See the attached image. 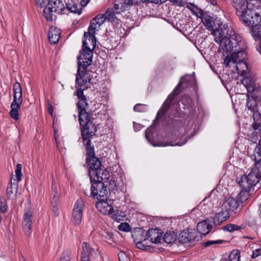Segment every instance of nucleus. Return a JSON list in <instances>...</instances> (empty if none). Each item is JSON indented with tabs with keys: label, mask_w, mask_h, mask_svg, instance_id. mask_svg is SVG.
Returning <instances> with one entry per match:
<instances>
[{
	"label": "nucleus",
	"mask_w": 261,
	"mask_h": 261,
	"mask_svg": "<svg viewBox=\"0 0 261 261\" xmlns=\"http://www.w3.org/2000/svg\"><path fill=\"white\" fill-rule=\"evenodd\" d=\"M130 1L129 4L130 5H133L135 4H138L139 3H143L145 2V0H129Z\"/></svg>",
	"instance_id": "bf43d9fd"
},
{
	"label": "nucleus",
	"mask_w": 261,
	"mask_h": 261,
	"mask_svg": "<svg viewBox=\"0 0 261 261\" xmlns=\"http://www.w3.org/2000/svg\"><path fill=\"white\" fill-rule=\"evenodd\" d=\"M99 174H100V178L101 180H99V184H101L102 186L104 185V182L106 180H108L110 177L109 171L107 170H102L101 167L99 169ZM103 187V186H102Z\"/></svg>",
	"instance_id": "2f4dec72"
},
{
	"label": "nucleus",
	"mask_w": 261,
	"mask_h": 261,
	"mask_svg": "<svg viewBox=\"0 0 261 261\" xmlns=\"http://www.w3.org/2000/svg\"><path fill=\"white\" fill-rule=\"evenodd\" d=\"M49 1H51V0H36V3L37 6L43 8L45 7V8L47 6V4Z\"/></svg>",
	"instance_id": "09e8293b"
},
{
	"label": "nucleus",
	"mask_w": 261,
	"mask_h": 261,
	"mask_svg": "<svg viewBox=\"0 0 261 261\" xmlns=\"http://www.w3.org/2000/svg\"><path fill=\"white\" fill-rule=\"evenodd\" d=\"M255 161V166L247 175L242 176L238 182L239 186L244 191H250L251 188L256 185L261 177V158H257L256 154H253Z\"/></svg>",
	"instance_id": "20e7f679"
},
{
	"label": "nucleus",
	"mask_w": 261,
	"mask_h": 261,
	"mask_svg": "<svg viewBox=\"0 0 261 261\" xmlns=\"http://www.w3.org/2000/svg\"><path fill=\"white\" fill-rule=\"evenodd\" d=\"M20 106L19 105L12 106L11 105V110L10 111V115L12 118L14 120H18L19 118V114L18 110L20 108Z\"/></svg>",
	"instance_id": "bb28decb"
},
{
	"label": "nucleus",
	"mask_w": 261,
	"mask_h": 261,
	"mask_svg": "<svg viewBox=\"0 0 261 261\" xmlns=\"http://www.w3.org/2000/svg\"><path fill=\"white\" fill-rule=\"evenodd\" d=\"M194 14L197 17L202 19L203 18V17L204 16L205 14H206V13H204L203 11L201 9H200L198 8L197 9V11H196L194 13Z\"/></svg>",
	"instance_id": "6e6d98bb"
},
{
	"label": "nucleus",
	"mask_w": 261,
	"mask_h": 261,
	"mask_svg": "<svg viewBox=\"0 0 261 261\" xmlns=\"http://www.w3.org/2000/svg\"><path fill=\"white\" fill-rule=\"evenodd\" d=\"M261 254V249H256L253 251L251 257L255 258Z\"/></svg>",
	"instance_id": "4d7b16f0"
},
{
	"label": "nucleus",
	"mask_w": 261,
	"mask_h": 261,
	"mask_svg": "<svg viewBox=\"0 0 261 261\" xmlns=\"http://www.w3.org/2000/svg\"><path fill=\"white\" fill-rule=\"evenodd\" d=\"M77 96L79 99H86V96L84 95L83 90L81 89H78L76 91Z\"/></svg>",
	"instance_id": "864d4df0"
},
{
	"label": "nucleus",
	"mask_w": 261,
	"mask_h": 261,
	"mask_svg": "<svg viewBox=\"0 0 261 261\" xmlns=\"http://www.w3.org/2000/svg\"><path fill=\"white\" fill-rule=\"evenodd\" d=\"M83 48L80 50V55L77 57L78 69L77 75L75 79L76 84L79 86H83L85 84L82 77L87 73V68L92 62L93 51L88 46L86 40L83 41Z\"/></svg>",
	"instance_id": "7ed1b4c3"
},
{
	"label": "nucleus",
	"mask_w": 261,
	"mask_h": 261,
	"mask_svg": "<svg viewBox=\"0 0 261 261\" xmlns=\"http://www.w3.org/2000/svg\"><path fill=\"white\" fill-rule=\"evenodd\" d=\"M212 228V225L205 220L198 223L196 231L199 235L205 236L211 231Z\"/></svg>",
	"instance_id": "aec40b11"
},
{
	"label": "nucleus",
	"mask_w": 261,
	"mask_h": 261,
	"mask_svg": "<svg viewBox=\"0 0 261 261\" xmlns=\"http://www.w3.org/2000/svg\"><path fill=\"white\" fill-rule=\"evenodd\" d=\"M52 2L53 1H49L48 4H49V6H50L54 8L53 11H54L55 12L64 13L63 11L65 10V8L62 2L58 1L57 6H54L52 4Z\"/></svg>",
	"instance_id": "72a5a7b5"
},
{
	"label": "nucleus",
	"mask_w": 261,
	"mask_h": 261,
	"mask_svg": "<svg viewBox=\"0 0 261 261\" xmlns=\"http://www.w3.org/2000/svg\"><path fill=\"white\" fill-rule=\"evenodd\" d=\"M79 120L81 126V135L83 140H88L85 147L86 151V164L89 166L88 174L90 176L91 192L89 197L98 199V158L95 156L94 148L91 145L90 139L95 135L96 127L90 120L85 110L79 111Z\"/></svg>",
	"instance_id": "f03ea898"
},
{
	"label": "nucleus",
	"mask_w": 261,
	"mask_h": 261,
	"mask_svg": "<svg viewBox=\"0 0 261 261\" xmlns=\"http://www.w3.org/2000/svg\"><path fill=\"white\" fill-rule=\"evenodd\" d=\"M129 0H115L114 9L117 11V13L125 11L130 6Z\"/></svg>",
	"instance_id": "4be33fe9"
},
{
	"label": "nucleus",
	"mask_w": 261,
	"mask_h": 261,
	"mask_svg": "<svg viewBox=\"0 0 261 261\" xmlns=\"http://www.w3.org/2000/svg\"><path fill=\"white\" fill-rule=\"evenodd\" d=\"M165 113H163V112L161 111L160 110L159 111V112H158L157 113V115H156V118L158 119H160L161 118H162L163 117V116L165 114Z\"/></svg>",
	"instance_id": "e2e57ef3"
},
{
	"label": "nucleus",
	"mask_w": 261,
	"mask_h": 261,
	"mask_svg": "<svg viewBox=\"0 0 261 261\" xmlns=\"http://www.w3.org/2000/svg\"><path fill=\"white\" fill-rule=\"evenodd\" d=\"M87 106L86 98L79 99L77 103V107L79 111L82 110H85V107Z\"/></svg>",
	"instance_id": "c03bdc74"
},
{
	"label": "nucleus",
	"mask_w": 261,
	"mask_h": 261,
	"mask_svg": "<svg viewBox=\"0 0 261 261\" xmlns=\"http://www.w3.org/2000/svg\"><path fill=\"white\" fill-rule=\"evenodd\" d=\"M98 15L95 16L91 20L90 25L88 27V32H85L84 34L83 40H87L88 39L90 42V45L92 46L93 48L96 46V38L95 36L97 24L98 21Z\"/></svg>",
	"instance_id": "6e6552de"
},
{
	"label": "nucleus",
	"mask_w": 261,
	"mask_h": 261,
	"mask_svg": "<svg viewBox=\"0 0 261 261\" xmlns=\"http://www.w3.org/2000/svg\"><path fill=\"white\" fill-rule=\"evenodd\" d=\"M240 227L237 225L232 224H228L224 226H223V229L224 230H227L230 232H232L234 230L239 229Z\"/></svg>",
	"instance_id": "a19ab883"
},
{
	"label": "nucleus",
	"mask_w": 261,
	"mask_h": 261,
	"mask_svg": "<svg viewBox=\"0 0 261 261\" xmlns=\"http://www.w3.org/2000/svg\"><path fill=\"white\" fill-rule=\"evenodd\" d=\"M110 149L108 147H105L101 150L100 155L101 160L99 159V169L101 167V163L106 162L108 160V156L109 154Z\"/></svg>",
	"instance_id": "473e14b6"
},
{
	"label": "nucleus",
	"mask_w": 261,
	"mask_h": 261,
	"mask_svg": "<svg viewBox=\"0 0 261 261\" xmlns=\"http://www.w3.org/2000/svg\"><path fill=\"white\" fill-rule=\"evenodd\" d=\"M239 206V201L237 199L229 197L224 199L221 205V208L226 211L229 213L236 210Z\"/></svg>",
	"instance_id": "4468645a"
},
{
	"label": "nucleus",
	"mask_w": 261,
	"mask_h": 261,
	"mask_svg": "<svg viewBox=\"0 0 261 261\" xmlns=\"http://www.w3.org/2000/svg\"><path fill=\"white\" fill-rule=\"evenodd\" d=\"M116 18L115 13L111 10H108L104 14H102L100 17H99V20H101L99 25L103 23L106 20L114 22Z\"/></svg>",
	"instance_id": "5701e85b"
},
{
	"label": "nucleus",
	"mask_w": 261,
	"mask_h": 261,
	"mask_svg": "<svg viewBox=\"0 0 261 261\" xmlns=\"http://www.w3.org/2000/svg\"><path fill=\"white\" fill-rule=\"evenodd\" d=\"M8 206L6 198L4 196L0 197V210L2 213L7 212Z\"/></svg>",
	"instance_id": "e433bc0d"
},
{
	"label": "nucleus",
	"mask_w": 261,
	"mask_h": 261,
	"mask_svg": "<svg viewBox=\"0 0 261 261\" xmlns=\"http://www.w3.org/2000/svg\"><path fill=\"white\" fill-rule=\"evenodd\" d=\"M21 169H22L21 164H18L16 166V168L15 171L17 181H20L21 180V176H22V174L21 172Z\"/></svg>",
	"instance_id": "ea45409f"
},
{
	"label": "nucleus",
	"mask_w": 261,
	"mask_h": 261,
	"mask_svg": "<svg viewBox=\"0 0 261 261\" xmlns=\"http://www.w3.org/2000/svg\"><path fill=\"white\" fill-rule=\"evenodd\" d=\"M257 50L259 51V53L261 55V40H260L259 41V46L257 48Z\"/></svg>",
	"instance_id": "774afa93"
},
{
	"label": "nucleus",
	"mask_w": 261,
	"mask_h": 261,
	"mask_svg": "<svg viewBox=\"0 0 261 261\" xmlns=\"http://www.w3.org/2000/svg\"><path fill=\"white\" fill-rule=\"evenodd\" d=\"M18 190V184L15 181V179H14V181L12 182V179L10 182L8 184L7 187V195L8 199H11L15 197L17 193Z\"/></svg>",
	"instance_id": "412c9836"
},
{
	"label": "nucleus",
	"mask_w": 261,
	"mask_h": 261,
	"mask_svg": "<svg viewBox=\"0 0 261 261\" xmlns=\"http://www.w3.org/2000/svg\"><path fill=\"white\" fill-rule=\"evenodd\" d=\"M119 261H130L128 256L123 251H121L118 254Z\"/></svg>",
	"instance_id": "49530a36"
},
{
	"label": "nucleus",
	"mask_w": 261,
	"mask_h": 261,
	"mask_svg": "<svg viewBox=\"0 0 261 261\" xmlns=\"http://www.w3.org/2000/svg\"><path fill=\"white\" fill-rule=\"evenodd\" d=\"M83 4L79 3L76 0H67L66 3V8L70 12L80 15L82 13V6Z\"/></svg>",
	"instance_id": "dca6fc26"
},
{
	"label": "nucleus",
	"mask_w": 261,
	"mask_h": 261,
	"mask_svg": "<svg viewBox=\"0 0 261 261\" xmlns=\"http://www.w3.org/2000/svg\"><path fill=\"white\" fill-rule=\"evenodd\" d=\"M247 97L246 106L248 110H250L251 112L258 110L257 101H259V100L249 96H247Z\"/></svg>",
	"instance_id": "b1692460"
},
{
	"label": "nucleus",
	"mask_w": 261,
	"mask_h": 261,
	"mask_svg": "<svg viewBox=\"0 0 261 261\" xmlns=\"http://www.w3.org/2000/svg\"><path fill=\"white\" fill-rule=\"evenodd\" d=\"M171 101V100H170V99L167 98L163 104L160 110L163 112V113H166L169 108Z\"/></svg>",
	"instance_id": "79ce46f5"
},
{
	"label": "nucleus",
	"mask_w": 261,
	"mask_h": 261,
	"mask_svg": "<svg viewBox=\"0 0 261 261\" xmlns=\"http://www.w3.org/2000/svg\"><path fill=\"white\" fill-rule=\"evenodd\" d=\"M32 212L27 210L24 212L22 222L23 230L27 236H30L32 233Z\"/></svg>",
	"instance_id": "2eb2a0df"
},
{
	"label": "nucleus",
	"mask_w": 261,
	"mask_h": 261,
	"mask_svg": "<svg viewBox=\"0 0 261 261\" xmlns=\"http://www.w3.org/2000/svg\"><path fill=\"white\" fill-rule=\"evenodd\" d=\"M99 212L103 215H109L112 213L113 211L112 206L107 202V196L101 194H99Z\"/></svg>",
	"instance_id": "ddd939ff"
},
{
	"label": "nucleus",
	"mask_w": 261,
	"mask_h": 261,
	"mask_svg": "<svg viewBox=\"0 0 261 261\" xmlns=\"http://www.w3.org/2000/svg\"><path fill=\"white\" fill-rule=\"evenodd\" d=\"M84 206V201L81 198L76 201L74 205L72 213V222L75 225H79L81 222Z\"/></svg>",
	"instance_id": "9d476101"
},
{
	"label": "nucleus",
	"mask_w": 261,
	"mask_h": 261,
	"mask_svg": "<svg viewBox=\"0 0 261 261\" xmlns=\"http://www.w3.org/2000/svg\"><path fill=\"white\" fill-rule=\"evenodd\" d=\"M60 29L51 26L48 31V40L50 44H55L57 43L60 38Z\"/></svg>",
	"instance_id": "a211bd4d"
},
{
	"label": "nucleus",
	"mask_w": 261,
	"mask_h": 261,
	"mask_svg": "<svg viewBox=\"0 0 261 261\" xmlns=\"http://www.w3.org/2000/svg\"><path fill=\"white\" fill-rule=\"evenodd\" d=\"M13 92L14 93L18 94V93L22 92V88L20 84L17 82H15L13 86Z\"/></svg>",
	"instance_id": "de8ad7c7"
},
{
	"label": "nucleus",
	"mask_w": 261,
	"mask_h": 261,
	"mask_svg": "<svg viewBox=\"0 0 261 261\" xmlns=\"http://www.w3.org/2000/svg\"><path fill=\"white\" fill-rule=\"evenodd\" d=\"M240 253L237 250L232 251L229 254L228 259H223L222 261H240Z\"/></svg>",
	"instance_id": "c9c22d12"
},
{
	"label": "nucleus",
	"mask_w": 261,
	"mask_h": 261,
	"mask_svg": "<svg viewBox=\"0 0 261 261\" xmlns=\"http://www.w3.org/2000/svg\"><path fill=\"white\" fill-rule=\"evenodd\" d=\"M201 238L197 231L194 229H188L182 231L179 235L178 240L182 244L189 242L195 243Z\"/></svg>",
	"instance_id": "0eeeda50"
},
{
	"label": "nucleus",
	"mask_w": 261,
	"mask_h": 261,
	"mask_svg": "<svg viewBox=\"0 0 261 261\" xmlns=\"http://www.w3.org/2000/svg\"><path fill=\"white\" fill-rule=\"evenodd\" d=\"M22 102V99H20L19 98L17 97V96L16 95V94H14L13 100L11 105H12V106L16 105H21Z\"/></svg>",
	"instance_id": "8fccbe9b"
},
{
	"label": "nucleus",
	"mask_w": 261,
	"mask_h": 261,
	"mask_svg": "<svg viewBox=\"0 0 261 261\" xmlns=\"http://www.w3.org/2000/svg\"><path fill=\"white\" fill-rule=\"evenodd\" d=\"M134 110L136 112H143L145 111L144 107L143 105L138 103L135 106Z\"/></svg>",
	"instance_id": "603ef678"
},
{
	"label": "nucleus",
	"mask_w": 261,
	"mask_h": 261,
	"mask_svg": "<svg viewBox=\"0 0 261 261\" xmlns=\"http://www.w3.org/2000/svg\"><path fill=\"white\" fill-rule=\"evenodd\" d=\"M71 259V252L70 250L64 251L61 255L60 261H70Z\"/></svg>",
	"instance_id": "4c0bfd02"
},
{
	"label": "nucleus",
	"mask_w": 261,
	"mask_h": 261,
	"mask_svg": "<svg viewBox=\"0 0 261 261\" xmlns=\"http://www.w3.org/2000/svg\"><path fill=\"white\" fill-rule=\"evenodd\" d=\"M53 211L54 212L55 216H58V215H59V210H58V208L57 207H53Z\"/></svg>",
	"instance_id": "69168bd1"
},
{
	"label": "nucleus",
	"mask_w": 261,
	"mask_h": 261,
	"mask_svg": "<svg viewBox=\"0 0 261 261\" xmlns=\"http://www.w3.org/2000/svg\"><path fill=\"white\" fill-rule=\"evenodd\" d=\"M162 233L158 229H150L147 232V238L152 243L159 244L162 240Z\"/></svg>",
	"instance_id": "f3484780"
},
{
	"label": "nucleus",
	"mask_w": 261,
	"mask_h": 261,
	"mask_svg": "<svg viewBox=\"0 0 261 261\" xmlns=\"http://www.w3.org/2000/svg\"><path fill=\"white\" fill-rule=\"evenodd\" d=\"M252 36L256 41L261 40V24L252 27Z\"/></svg>",
	"instance_id": "cd10ccee"
},
{
	"label": "nucleus",
	"mask_w": 261,
	"mask_h": 261,
	"mask_svg": "<svg viewBox=\"0 0 261 261\" xmlns=\"http://www.w3.org/2000/svg\"><path fill=\"white\" fill-rule=\"evenodd\" d=\"M241 83L247 90V96L259 100L261 99V88L259 85L255 84L254 78L246 76L241 80Z\"/></svg>",
	"instance_id": "39448f33"
},
{
	"label": "nucleus",
	"mask_w": 261,
	"mask_h": 261,
	"mask_svg": "<svg viewBox=\"0 0 261 261\" xmlns=\"http://www.w3.org/2000/svg\"><path fill=\"white\" fill-rule=\"evenodd\" d=\"M81 261H89V259L86 256H84L83 257H81Z\"/></svg>",
	"instance_id": "338daca9"
},
{
	"label": "nucleus",
	"mask_w": 261,
	"mask_h": 261,
	"mask_svg": "<svg viewBox=\"0 0 261 261\" xmlns=\"http://www.w3.org/2000/svg\"><path fill=\"white\" fill-rule=\"evenodd\" d=\"M147 1H148V2H149L150 3H155V4L163 3V0H147Z\"/></svg>",
	"instance_id": "0e129e2a"
},
{
	"label": "nucleus",
	"mask_w": 261,
	"mask_h": 261,
	"mask_svg": "<svg viewBox=\"0 0 261 261\" xmlns=\"http://www.w3.org/2000/svg\"><path fill=\"white\" fill-rule=\"evenodd\" d=\"M93 251V249L90 247V245L87 243L84 242L83 244V249L81 253V257H83L84 256H86L89 258L90 255Z\"/></svg>",
	"instance_id": "c85d7f7f"
},
{
	"label": "nucleus",
	"mask_w": 261,
	"mask_h": 261,
	"mask_svg": "<svg viewBox=\"0 0 261 261\" xmlns=\"http://www.w3.org/2000/svg\"><path fill=\"white\" fill-rule=\"evenodd\" d=\"M132 237L136 244L137 247L142 250L151 251L152 248L147 244V232L142 229L136 230L132 233Z\"/></svg>",
	"instance_id": "423d86ee"
},
{
	"label": "nucleus",
	"mask_w": 261,
	"mask_h": 261,
	"mask_svg": "<svg viewBox=\"0 0 261 261\" xmlns=\"http://www.w3.org/2000/svg\"><path fill=\"white\" fill-rule=\"evenodd\" d=\"M187 141V139H186L184 140V141H182L181 142H178L175 144H173V142H169L167 145H171V146H174V145H177V146H182L186 143Z\"/></svg>",
	"instance_id": "13d9d810"
},
{
	"label": "nucleus",
	"mask_w": 261,
	"mask_h": 261,
	"mask_svg": "<svg viewBox=\"0 0 261 261\" xmlns=\"http://www.w3.org/2000/svg\"><path fill=\"white\" fill-rule=\"evenodd\" d=\"M241 19L247 25H251L252 27L260 23L261 16L254 10L250 9L248 10Z\"/></svg>",
	"instance_id": "1a4fd4ad"
},
{
	"label": "nucleus",
	"mask_w": 261,
	"mask_h": 261,
	"mask_svg": "<svg viewBox=\"0 0 261 261\" xmlns=\"http://www.w3.org/2000/svg\"><path fill=\"white\" fill-rule=\"evenodd\" d=\"M176 239V236L173 231L167 232L164 237V241L168 244L173 242Z\"/></svg>",
	"instance_id": "f704fd0d"
},
{
	"label": "nucleus",
	"mask_w": 261,
	"mask_h": 261,
	"mask_svg": "<svg viewBox=\"0 0 261 261\" xmlns=\"http://www.w3.org/2000/svg\"><path fill=\"white\" fill-rule=\"evenodd\" d=\"M222 240H218V241H206L203 244V246L204 247H208L210 245L216 244H221L222 243Z\"/></svg>",
	"instance_id": "3c124183"
},
{
	"label": "nucleus",
	"mask_w": 261,
	"mask_h": 261,
	"mask_svg": "<svg viewBox=\"0 0 261 261\" xmlns=\"http://www.w3.org/2000/svg\"><path fill=\"white\" fill-rule=\"evenodd\" d=\"M230 217V213L221 208V212L215 214L213 221L216 225H220Z\"/></svg>",
	"instance_id": "6ab92c4d"
},
{
	"label": "nucleus",
	"mask_w": 261,
	"mask_h": 261,
	"mask_svg": "<svg viewBox=\"0 0 261 261\" xmlns=\"http://www.w3.org/2000/svg\"><path fill=\"white\" fill-rule=\"evenodd\" d=\"M53 112H54L53 107L50 104H49L48 105V113L50 115L52 116L53 114Z\"/></svg>",
	"instance_id": "052dcab7"
},
{
	"label": "nucleus",
	"mask_w": 261,
	"mask_h": 261,
	"mask_svg": "<svg viewBox=\"0 0 261 261\" xmlns=\"http://www.w3.org/2000/svg\"><path fill=\"white\" fill-rule=\"evenodd\" d=\"M249 191H244L243 190L238 194V198L242 203L245 202L248 199L249 196Z\"/></svg>",
	"instance_id": "58836bf2"
},
{
	"label": "nucleus",
	"mask_w": 261,
	"mask_h": 261,
	"mask_svg": "<svg viewBox=\"0 0 261 261\" xmlns=\"http://www.w3.org/2000/svg\"><path fill=\"white\" fill-rule=\"evenodd\" d=\"M51 195L53 196L51 203L53 207H57L58 204L59 192L58 187L56 185H53L51 187Z\"/></svg>",
	"instance_id": "393cba45"
},
{
	"label": "nucleus",
	"mask_w": 261,
	"mask_h": 261,
	"mask_svg": "<svg viewBox=\"0 0 261 261\" xmlns=\"http://www.w3.org/2000/svg\"><path fill=\"white\" fill-rule=\"evenodd\" d=\"M224 27L223 30L220 29L214 33V40L219 44L220 48L223 50L232 53L224 58L223 64L226 67L233 65L237 72L246 77L248 71L245 61L247 59L246 42L234 33L232 28H228L226 26Z\"/></svg>",
	"instance_id": "f257e3e1"
},
{
	"label": "nucleus",
	"mask_w": 261,
	"mask_h": 261,
	"mask_svg": "<svg viewBox=\"0 0 261 261\" xmlns=\"http://www.w3.org/2000/svg\"><path fill=\"white\" fill-rule=\"evenodd\" d=\"M185 80H186V77H182L179 83H178V85L174 89L173 92L168 96V98H169L170 99V100L172 101V100L174 98V97L179 94L180 87L181 86V85L184 83V81Z\"/></svg>",
	"instance_id": "c756f323"
},
{
	"label": "nucleus",
	"mask_w": 261,
	"mask_h": 261,
	"mask_svg": "<svg viewBox=\"0 0 261 261\" xmlns=\"http://www.w3.org/2000/svg\"><path fill=\"white\" fill-rule=\"evenodd\" d=\"M232 5L236 10V13L240 18L248 11L250 10L248 8L247 0H233Z\"/></svg>",
	"instance_id": "f8f14e48"
},
{
	"label": "nucleus",
	"mask_w": 261,
	"mask_h": 261,
	"mask_svg": "<svg viewBox=\"0 0 261 261\" xmlns=\"http://www.w3.org/2000/svg\"><path fill=\"white\" fill-rule=\"evenodd\" d=\"M201 21L202 22V23L203 25L210 31H212V34L213 35L214 37H215L214 33L218 30L221 29L222 30H223L224 28V26L227 27L228 28H232L231 27H229L228 25L226 24H222L221 23L219 25L218 29H214V21L213 20V17H211L210 15H207V14H205L204 16L203 17V18L201 19Z\"/></svg>",
	"instance_id": "9b49d317"
},
{
	"label": "nucleus",
	"mask_w": 261,
	"mask_h": 261,
	"mask_svg": "<svg viewBox=\"0 0 261 261\" xmlns=\"http://www.w3.org/2000/svg\"><path fill=\"white\" fill-rule=\"evenodd\" d=\"M53 9L54 8L50 6H49V4H47V6L43 10L44 16L47 21H51L54 19L53 15L52 14V13L54 12Z\"/></svg>",
	"instance_id": "7c9ffc66"
},
{
	"label": "nucleus",
	"mask_w": 261,
	"mask_h": 261,
	"mask_svg": "<svg viewBox=\"0 0 261 261\" xmlns=\"http://www.w3.org/2000/svg\"><path fill=\"white\" fill-rule=\"evenodd\" d=\"M252 112L253 113L254 120L253 127L255 129H257L261 126V115L258 112V110L252 111Z\"/></svg>",
	"instance_id": "a878e982"
},
{
	"label": "nucleus",
	"mask_w": 261,
	"mask_h": 261,
	"mask_svg": "<svg viewBox=\"0 0 261 261\" xmlns=\"http://www.w3.org/2000/svg\"><path fill=\"white\" fill-rule=\"evenodd\" d=\"M119 230L124 231H128L130 229L129 225L126 223H121L118 227Z\"/></svg>",
	"instance_id": "a18cd8bd"
},
{
	"label": "nucleus",
	"mask_w": 261,
	"mask_h": 261,
	"mask_svg": "<svg viewBox=\"0 0 261 261\" xmlns=\"http://www.w3.org/2000/svg\"><path fill=\"white\" fill-rule=\"evenodd\" d=\"M187 8L190 9L193 14H194L196 11H197V9H198L192 3H188L187 5Z\"/></svg>",
	"instance_id": "5fc2aeb1"
},
{
	"label": "nucleus",
	"mask_w": 261,
	"mask_h": 261,
	"mask_svg": "<svg viewBox=\"0 0 261 261\" xmlns=\"http://www.w3.org/2000/svg\"><path fill=\"white\" fill-rule=\"evenodd\" d=\"M171 101V100H170V99L167 98L163 104L160 110L163 112V113H166L169 108Z\"/></svg>",
	"instance_id": "37998d69"
},
{
	"label": "nucleus",
	"mask_w": 261,
	"mask_h": 261,
	"mask_svg": "<svg viewBox=\"0 0 261 261\" xmlns=\"http://www.w3.org/2000/svg\"><path fill=\"white\" fill-rule=\"evenodd\" d=\"M112 217L114 219L118 221H121L122 220L121 216L118 215L117 214H114Z\"/></svg>",
	"instance_id": "680f3d73"
}]
</instances>
